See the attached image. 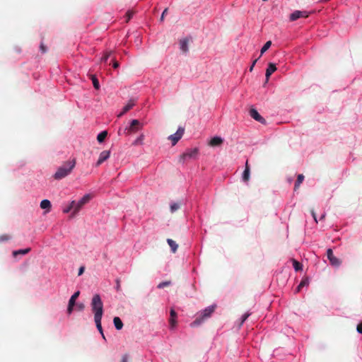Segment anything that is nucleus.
<instances>
[{
  "label": "nucleus",
  "instance_id": "nucleus-1",
  "mask_svg": "<svg viewBox=\"0 0 362 362\" xmlns=\"http://www.w3.org/2000/svg\"><path fill=\"white\" fill-rule=\"evenodd\" d=\"M75 158L64 162L59 168H58L56 173L53 175V177L57 180H59L66 177L72 172L73 169L75 168Z\"/></svg>",
  "mask_w": 362,
  "mask_h": 362
},
{
  "label": "nucleus",
  "instance_id": "nucleus-2",
  "mask_svg": "<svg viewBox=\"0 0 362 362\" xmlns=\"http://www.w3.org/2000/svg\"><path fill=\"white\" fill-rule=\"evenodd\" d=\"M92 311L94 319L102 318L103 314V303L99 294H95L91 300Z\"/></svg>",
  "mask_w": 362,
  "mask_h": 362
},
{
  "label": "nucleus",
  "instance_id": "nucleus-3",
  "mask_svg": "<svg viewBox=\"0 0 362 362\" xmlns=\"http://www.w3.org/2000/svg\"><path fill=\"white\" fill-rule=\"evenodd\" d=\"M215 305L209 306L205 308L201 313V316L196 318V320L191 324L192 327L199 325L202 322L209 317L214 312Z\"/></svg>",
  "mask_w": 362,
  "mask_h": 362
},
{
  "label": "nucleus",
  "instance_id": "nucleus-4",
  "mask_svg": "<svg viewBox=\"0 0 362 362\" xmlns=\"http://www.w3.org/2000/svg\"><path fill=\"white\" fill-rule=\"evenodd\" d=\"M91 199V196L90 194L84 195L78 202H76V204L74 206V210L72 212L71 216L74 217L76 216L78 212L81 210V209L87 204Z\"/></svg>",
  "mask_w": 362,
  "mask_h": 362
},
{
  "label": "nucleus",
  "instance_id": "nucleus-5",
  "mask_svg": "<svg viewBox=\"0 0 362 362\" xmlns=\"http://www.w3.org/2000/svg\"><path fill=\"white\" fill-rule=\"evenodd\" d=\"M185 132V129L180 127L177 132L174 134H171L168 136V139L171 141L172 145L175 146L178 141L182 137Z\"/></svg>",
  "mask_w": 362,
  "mask_h": 362
},
{
  "label": "nucleus",
  "instance_id": "nucleus-6",
  "mask_svg": "<svg viewBox=\"0 0 362 362\" xmlns=\"http://www.w3.org/2000/svg\"><path fill=\"white\" fill-rule=\"evenodd\" d=\"M308 16H309V13L308 11H295L290 15L289 19L291 21H295L300 18H308Z\"/></svg>",
  "mask_w": 362,
  "mask_h": 362
},
{
  "label": "nucleus",
  "instance_id": "nucleus-7",
  "mask_svg": "<svg viewBox=\"0 0 362 362\" xmlns=\"http://www.w3.org/2000/svg\"><path fill=\"white\" fill-rule=\"evenodd\" d=\"M199 150L197 148H194L191 149H187L182 156L181 158L182 159H191L196 158L198 156Z\"/></svg>",
  "mask_w": 362,
  "mask_h": 362
},
{
  "label": "nucleus",
  "instance_id": "nucleus-8",
  "mask_svg": "<svg viewBox=\"0 0 362 362\" xmlns=\"http://www.w3.org/2000/svg\"><path fill=\"white\" fill-rule=\"evenodd\" d=\"M327 258L329 260V262L332 265L336 266V267H338L340 265L341 261L338 258L334 257L332 249L329 248L327 250Z\"/></svg>",
  "mask_w": 362,
  "mask_h": 362
},
{
  "label": "nucleus",
  "instance_id": "nucleus-9",
  "mask_svg": "<svg viewBox=\"0 0 362 362\" xmlns=\"http://www.w3.org/2000/svg\"><path fill=\"white\" fill-rule=\"evenodd\" d=\"M141 127V123L138 119H133L131 122L130 126L125 129V132L127 134H131L132 132H135L139 129Z\"/></svg>",
  "mask_w": 362,
  "mask_h": 362
},
{
  "label": "nucleus",
  "instance_id": "nucleus-10",
  "mask_svg": "<svg viewBox=\"0 0 362 362\" xmlns=\"http://www.w3.org/2000/svg\"><path fill=\"white\" fill-rule=\"evenodd\" d=\"M110 156V151H103L100 153L99 158L95 164L96 167L100 165L103 162L107 160Z\"/></svg>",
  "mask_w": 362,
  "mask_h": 362
},
{
  "label": "nucleus",
  "instance_id": "nucleus-11",
  "mask_svg": "<svg viewBox=\"0 0 362 362\" xmlns=\"http://www.w3.org/2000/svg\"><path fill=\"white\" fill-rule=\"evenodd\" d=\"M250 115L256 121L259 122L260 123L264 124L266 122L265 119L258 113L257 110L252 108L250 110Z\"/></svg>",
  "mask_w": 362,
  "mask_h": 362
},
{
  "label": "nucleus",
  "instance_id": "nucleus-12",
  "mask_svg": "<svg viewBox=\"0 0 362 362\" xmlns=\"http://www.w3.org/2000/svg\"><path fill=\"white\" fill-rule=\"evenodd\" d=\"M223 143V139L220 136L213 137L209 142V145L211 146H219Z\"/></svg>",
  "mask_w": 362,
  "mask_h": 362
},
{
  "label": "nucleus",
  "instance_id": "nucleus-13",
  "mask_svg": "<svg viewBox=\"0 0 362 362\" xmlns=\"http://www.w3.org/2000/svg\"><path fill=\"white\" fill-rule=\"evenodd\" d=\"M276 70V65L273 63H269L268 64V67L266 70V74H265V76H266V78H267V82L269 81V78L270 77V76Z\"/></svg>",
  "mask_w": 362,
  "mask_h": 362
},
{
  "label": "nucleus",
  "instance_id": "nucleus-14",
  "mask_svg": "<svg viewBox=\"0 0 362 362\" xmlns=\"http://www.w3.org/2000/svg\"><path fill=\"white\" fill-rule=\"evenodd\" d=\"M250 166L248 165V161L247 160L246 163H245V168L243 173V177H242L243 180L245 182H248L250 180Z\"/></svg>",
  "mask_w": 362,
  "mask_h": 362
},
{
  "label": "nucleus",
  "instance_id": "nucleus-15",
  "mask_svg": "<svg viewBox=\"0 0 362 362\" xmlns=\"http://www.w3.org/2000/svg\"><path fill=\"white\" fill-rule=\"evenodd\" d=\"M135 103L133 100L129 101V103L123 107L122 111L118 115V117H120L129 110H130L134 106Z\"/></svg>",
  "mask_w": 362,
  "mask_h": 362
},
{
  "label": "nucleus",
  "instance_id": "nucleus-16",
  "mask_svg": "<svg viewBox=\"0 0 362 362\" xmlns=\"http://www.w3.org/2000/svg\"><path fill=\"white\" fill-rule=\"evenodd\" d=\"M188 40L187 38H184L180 40V49L183 52H187L188 51Z\"/></svg>",
  "mask_w": 362,
  "mask_h": 362
},
{
  "label": "nucleus",
  "instance_id": "nucleus-17",
  "mask_svg": "<svg viewBox=\"0 0 362 362\" xmlns=\"http://www.w3.org/2000/svg\"><path fill=\"white\" fill-rule=\"evenodd\" d=\"M51 206V202L48 199H44L40 202V207L42 209H47V211H50Z\"/></svg>",
  "mask_w": 362,
  "mask_h": 362
},
{
  "label": "nucleus",
  "instance_id": "nucleus-18",
  "mask_svg": "<svg viewBox=\"0 0 362 362\" xmlns=\"http://www.w3.org/2000/svg\"><path fill=\"white\" fill-rule=\"evenodd\" d=\"M113 323L115 328L118 330H120L123 327V323L119 317H114Z\"/></svg>",
  "mask_w": 362,
  "mask_h": 362
},
{
  "label": "nucleus",
  "instance_id": "nucleus-19",
  "mask_svg": "<svg viewBox=\"0 0 362 362\" xmlns=\"http://www.w3.org/2000/svg\"><path fill=\"white\" fill-rule=\"evenodd\" d=\"M167 242H168L169 246L170 247L171 250L173 251V252L175 253L177 251V250L178 245L174 240H173L172 239H168Z\"/></svg>",
  "mask_w": 362,
  "mask_h": 362
},
{
  "label": "nucleus",
  "instance_id": "nucleus-20",
  "mask_svg": "<svg viewBox=\"0 0 362 362\" xmlns=\"http://www.w3.org/2000/svg\"><path fill=\"white\" fill-rule=\"evenodd\" d=\"M30 251V248H26L23 250H18L13 252V256L16 257L18 255H26Z\"/></svg>",
  "mask_w": 362,
  "mask_h": 362
},
{
  "label": "nucleus",
  "instance_id": "nucleus-21",
  "mask_svg": "<svg viewBox=\"0 0 362 362\" xmlns=\"http://www.w3.org/2000/svg\"><path fill=\"white\" fill-rule=\"evenodd\" d=\"M304 180V176L302 174L298 175L297 180L295 183L294 190H297V189L300 187V184L303 182Z\"/></svg>",
  "mask_w": 362,
  "mask_h": 362
},
{
  "label": "nucleus",
  "instance_id": "nucleus-22",
  "mask_svg": "<svg viewBox=\"0 0 362 362\" xmlns=\"http://www.w3.org/2000/svg\"><path fill=\"white\" fill-rule=\"evenodd\" d=\"M75 204H76V201H72V202L70 203V204H69L67 207H66V208H64V209H63V212H64V214H68V213H69V212H70L71 210H73V211H74V210Z\"/></svg>",
  "mask_w": 362,
  "mask_h": 362
},
{
  "label": "nucleus",
  "instance_id": "nucleus-23",
  "mask_svg": "<svg viewBox=\"0 0 362 362\" xmlns=\"http://www.w3.org/2000/svg\"><path fill=\"white\" fill-rule=\"evenodd\" d=\"M107 135V132L106 131L100 132L97 136L98 141L102 143L106 139Z\"/></svg>",
  "mask_w": 362,
  "mask_h": 362
},
{
  "label": "nucleus",
  "instance_id": "nucleus-24",
  "mask_svg": "<svg viewBox=\"0 0 362 362\" xmlns=\"http://www.w3.org/2000/svg\"><path fill=\"white\" fill-rule=\"evenodd\" d=\"M79 294H80V292L79 291H76L75 292L72 296L70 298L69 300V303H71V304H74L76 305V300L77 299V298L79 296Z\"/></svg>",
  "mask_w": 362,
  "mask_h": 362
},
{
  "label": "nucleus",
  "instance_id": "nucleus-25",
  "mask_svg": "<svg viewBox=\"0 0 362 362\" xmlns=\"http://www.w3.org/2000/svg\"><path fill=\"white\" fill-rule=\"evenodd\" d=\"M101 319L102 318H96V319H94V320H95L97 329H98L100 333L101 334H103V328H102V325H101Z\"/></svg>",
  "mask_w": 362,
  "mask_h": 362
},
{
  "label": "nucleus",
  "instance_id": "nucleus-26",
  "mask_svg": "<svg viewBox=\"0 0 362 362\" xmlns=\"http://www.w3.org/2000/svg\"><path fill=\"white\" fill-rule=\"evenodd\" d=\"M91 80L93 81V86L95 89L98 90L100 88V84L98 78L95 77V76L92 75L91 76Z\"/></svg>",
  "mask_w": 362,
  "mask_h": 362
},
{
  "label": "nucleus",
  "instance_id": "nucleus-27",
  "mask_svg": "<svg viewBox=\"0 0 362 362\" xmlns=\"http://www.w3.org/2000/svg\"><path fill=\"white\" fill-rule=\"evenodd\" d=\"M180 205H181V204L179 202L173 203L170 205V211L172 213H174L175 211H176L177 210H178L180 208Z\"/></svg>",
  "mask_w": 362,
  "mask_h": 362
},
{
  "label": "nucleus",
  "instance_id": "nucleus-28",
  "mask_svg": "<svg viewBox=\"0 0 362 362\" xmlns=\"http://www.w3.org/2000/svg\"><path fill=\"white\" fill-rule=\"evenodd\" d=\"M293 265L296 271H299L302 269V264L296 259L293 260Z\"/></svg>",
  "mask_w": 362,
  "mask_h": 362
},
{
  "label": "nucleus",
  "instance_id": "nucleus-29",
  "mask_svg": "<svg viewBox=\"0 0 362 362\" xmlns=\"http://www.w3.org/2000/svg\"><path fill=\"white\" fill-rule=\"evenodd\" d=\"M272 42L267 41L261 49V54H264L271 46Z\"/></svg>",
  "mask_w": 362,
  "mask_h": 362
},
{
  "label": "nucleus",
  "instance_id": "nucleus-30",
  "mask_svg": "<svg viewBox=\"0 0 362 362\" xmlns=\"http://www.w3.org/2000/svg\"><path fill=\"white\" fill-rule=\"evenodd\" d=\"M11 238V235L8 234H3L0 235V243L8 241Z\"/></svg>",
  "mask_w": 362,
  "mask_h": 362
},
{
  "label": "nucleus",
  "instance_id": "nucleus-31",
  "mask_svg": "<svg viewBox=\"0 0 362 362\" xmlns=\"http://www.w3.org/2000/svg\"><path fill=\"white\" fill-rule=\"evenodd\" d=\"M112 54V52L111 51H109V52H106L103 57L101 58V62H106L108 59V58L110 57Z\"/></svg>",
  "mask_w": 362,
  "mask_h": 362
},
{
  "label": "nucleus",
  "instance_id": "nucleus-32",
  "mask_svg": "<svg viewBox=\"0 0 362 362\" xmlns=\"http://www.w3.org/2000/svg\"><path fill=\"white\" fill-rule=\"evenodd\" d=\"M170 284V281H163L158 285V288H163L168 286Z\"/></svg>",
  "mask_w": 362,
  "mask_h": 362
},
{
  "label": "nucleus",
  "instance_id": "nucleus-33",
  "mask_svg": "<svg viewBox=\"0 0 362 362\" xmlns=\"http://www.w3.org/2000/svg\"><path fill=\"white\" fill-rule=\"evenodd\" d=\"M76 308L78 311H82L85 308V305L82 303H79L75 305Z\"/></svg>",
  "mask_w": 362,
  "mask_h": 362
},
{
  "label": "nucleus",
  "instance_id": "nucleus-34",
  "mask_svg": "<svg viewBox=\"0 0 362 362\" xmlns=\"http://www.w3.org/2000/svg\"><path fill=\"white\" fill-rule=\"evenodd\" d=\"M309 284V281L308 279H302V281H300V284H299V287H303L305 286H307Z\"/></svg>",
  "mask_w": 362,
  "mask_h": 362
},
{
  "label": "nucleus",
  "instance_id": "nucleus-35",
  "mask_svg": "<svg viewBox=\"0 0 362 362\" xmlns=\"http://www.w3.org/2000/svg\"><path fill=\"white\" fill-rule=\"evenodd\" d=\"M170 328H174L176 325V318H170L169 320Z\"/></svg>",
  "mask_w": 362,
  "mask_h": 362
},
{
  "label": "nucleus",
  "instance_id": "nucleus-36",
  "mask_svg": "<svg viewBox=\"0 0 362 362\" xmlns=\"http://www.w3.org/2000/svg\"><path fill=\"white\" fill-rule=\"evenodd\" d=\"M74 306H75L74 304H71V303H69L68 308H67V313L69 315L71 314V313L73 312V309H74Z\"/></svg>",
  "mask_w": 362,
  "mask_h": 362
},
{
  "label": "nucleus",
  "instance_id": "nucleus-37",
  "mask_svg": "<svg viewBox=\"0 0 362 362\" xmlns=\"http://www.w3.org/2000/svg\"><path fill=\"white\" fill-rule=\"evenodd\" d=\"M250 313H245L242 316L241 322L240 323V326H241L244 322L247 319V317L250 316Z\"/></svg>",
  "mask_w": 362,
  "mask_h": 362
},
{
  "label": "nucleus",
  "instance_id": "nucleus-38",
  "mask_svg": "<svg viewBox=\"0 0 362 362\" xmlns=\"http://www.w3.org/2000/svg\"><path fill=\"white\" fill-rule=\"evenodd\" d=\"M115 289H116L117 291H121V284H120V279H116Z\"/></svg>",
  "mask_w": 362,
  "mask_h": 362
},
{
  "label": "nucleus",
  "instance_id": "nucleus-39",
  "mask_svg": "<svg viewBox=\"0 0 362 362\" xmlns=\"http://www.w3.org/2000/svg\"><path fill=\"white\" fill-rule=\"evenodd\" d=\"M168 8H165L164 11H163L162 14H161V16H160V21L162 22L164 21V18H165V16L168 13Z\"/></svg>",
  "mask_w": 362,
  "mask_h": 362
},
{
  "label": "nucleus",
  "instance_id": "nucleus-40",
  "mask_svg": "<svg viewBox=\"0 0 362 362\" xmlns=\"http://www.w3.org/2000/svg\"><path fill=\"white\" fill-rule=\"evenodd\" d=\"M143 139H144V136L141 135L139 138H137L135 140V141L134 142V144L136 145V144H141L143 141Z\"/></svg>",
  "mask_w": 362,
  "mask_h": 362
},
{
  "label": "nucleus",
  "instance_id": "nucleus-41",
  "mask_svg": "<svg viewBox=\"0 0 362 362\" xmlns=\"http://www.w3.org/2000/svg\"><path fill=\"white\" fill-rule=\"evenodd\" d=\"M133 15H134L133 11H127L126 13V16L127 18V21H129L131 19V18L133 16Z\"/></svg>",
  "mask_w": 362,
  "mask_h": 362
},
{
  "label": "nucleus",
  "instance_id": "nucleus-42",
  "mask_svg": "<svg viewBox=\"0 0 362 362\" xmlns=\"http://www.w3.org/2000/svg\"><path fill=\"white\" fill-rule=\"evenodd\" d=\"M40 49L42 53H45L47 52V47L42 42L40 44Z\"/></svg>",
  "mask_w": 362,
  "mask_h": 362
},
{
  "label": "nucleus",
  "instance_id": "nucleus-43",
  "mask_svg": "<svg viewBox=\"0 0 362 362\" xmlns=\"http://www.w3.org/2000/svg\"><path fill=\"white\" fill-rule=\"evenodd\" d=\"M119 66V62L116 59L112 60V66L114 69L118 68Z\"/></svg>",
  "mask_w": 362,
  "mask_h": 362
},
{
  "label": "nucleus",
  "instance_id": "nucleus-44",
  "mask_svg": "<svg viewBox=\"0 0 362 362\" xmlns=\"http://www.w3.org/2000/svg\"><path fill=\"white\" fill-rule=\"evenodd\" d=\"M177 317V313L173 309L170 310V318H176Z\"/></svg>",
  "mask_w": 362,
  "mask_h": 362
},
{
  "label": "nucleus",
  "instance_id": "nucleus-45",
  "mask_svg": "<svg viewBox=\"0 0 362 362\" xmlns=\"http://www.w3.org/2000/svg\"><path fill=\"white\" fill-rule=\"evenodd\" d=\"M357 331L358 333L362 334V321L358 325Z\"/></svg>",
  "mask_w": 362,
  "mask_h": 362
},
{
  "label": "nucleus",
  "instance_id": "nucleus-46",
  "mask_svg": "<svg viewBox=\"0 0 362 362\" xmlns=\"http://www.w3.org/2000/svg\"><path fill=\"white\" fill-rule=\"evenodd\" d=\"M311 214L315 221V223H317V217H316V214L315 212V211L313 209L311 210Z\"/></svg>",
  "mask_w": 362,
  "mask_h": 362
},
{
  "label": "nucleus",
  "instance_id": "nucleus-47",
  "mask_svg": "<svg viewBox=\"0 0 362 362\" xmlns=\"http://www.w3.org/2000/svg\"><path fill=\"white\" fill-rule=\"evenodd\" d=\"M121 362H128V356L127 354L122 356Z\"/></svg>",
  "mask_w": 362,
  "mask_h": 362
},
{
  "label": "nucleus",
  "instance_id": "nucleus-48",
  "mask_svg": "<svg viewBox=\"0 0 362 362\" xmlns=\"http://www.w3.org/2000/svg\"><path fill=\"white\" fill-rule=\"evenodd\" d=\"M84 272V267H81L78 270V276L81 275Z\"/></svg>",
  "mask_w": 362,
  "mask_h": 362
},
{
  "label": "nucleus",
  "instance_id": "nucleus-49",
  "mask_svg": "<svg viewBox=\"0 0 362 362\" xmlns=\"http://www.w3.org/2000/svg\"><path fill=\"white\" fill-rule=\"evenodd\" d=\"M257 61V59H255V60L253 62V63H252V66H250V71H252L253 67H254L255 64H256Z\"/></svg>",
  "mask_w": 362,
  "mask_h": 362
},
{
  "label": "nucleus",
  "instance_id": "nucleus-50",
  "mask_svg": "<svg viewBox=\"0 0 362 362\" xmlns=\"http://www.w3.org/2000/svg\"><path fill=\"white\" fill-rule=\"evenodd\" d=\"M325 214H322V215L321 216V217H320V220L324 219V218H325Z\"/></svg>",
  "mask_w": 362,
  "mask_h": 362
},
{
  "label": "nucleus",
  "instance_id": "nucleus-51",
  "mask_svg": "<svg viewBox=\"0 0 362 362\" xmlns=\"http://www.w3.org/2000/svg\"><path fill=\"white\" fill-rule=\"evenodd\" d=\"M301 288L302 287H299V285H298V287H297V292H299L300 291Z\"/></svg>",
  "mask_w": 362,
  "mask_h": 362
},
{
  "label": "nucleus",
  "instance_id": "nucleus-52",
  "mask_svg": "<svg viewBox=\"0 0 362 362\" xmlns=\"http://www.w3.org/2000/svg\"><path fill=\"white\" fill-rule=\"evenodd\" d=\"M101 335H102L103 338L104 339H105V337L104 334L103 333V334H101Z\"/></svg>",
  "mask_w": 362,
  "mask_h": 362
}]
</instances>
